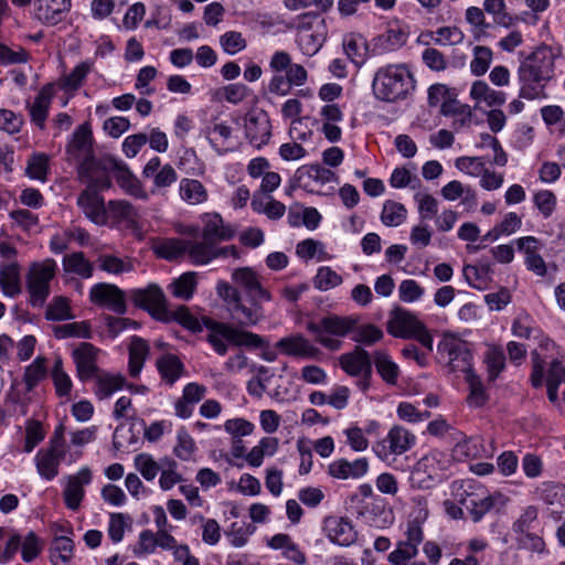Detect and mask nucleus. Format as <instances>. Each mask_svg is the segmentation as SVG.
<instances>
[{
    "label": "nucleus",
    "mask_w": 565,
    "mask_h": 565,
    "mask_svg": "<svg viewBox=\"0 0 565 565\" xmlns=\"http://www.w3.org/2000/svg\"><path fill=\"white\" fill-rule=\"evenodd\" d=\"M408 32L401 25H390L385 32L375 36L372 43V53L382 55L395 52L406 44Z\"/></svg>",
    "instance_id": "obj_24"
},
{
    "label": "nucleus",
    "mask_w": 565,
    "mask_h": 565,
    "mask_svg": "<svg viewBox=\"0 0 565 565\" xmlns=\"http://www.w3.org/2000/svg\"><path fill=\"white\" fill-rule=\"evenodd\" d=\"M414 87V77L405 64H390L380 67L372 82L375 97L390 103L405 98Z\"/></svg>",
    "instance_id": "obj_2"
},
{
    "label": "nucleus",
    "mask_w": 565,
    "mask_h": 565,
    "mask_svg": "<svg viewBox=\"0 0 565 565\" xmlns=\"http://www.w3.org/2000/svg\"><path fill=\"white\" fill-rule=\"evenodd\" d=\"M150 348L146 340L139 337H132L129 345V374L131 377H138L143 364L149 355Z\"/></svg>",
    "instance_id": "obj_41"
},
{
    "label": "nucleus",
    "mask_w": 565,
    "mask_h": 565,
    "mask_svg": "<svg viewBox=\"0 0 565 565\" xmlns=\"http://www.w3.org/2000/svg\"><path fill=\"white\" fill-rule=\"evenodd\" d=\"M420 324L422 321L416 316L405 310H397L387 322V331L395 338L411 339Z\"/></svg>",
    "instance_id": "obj_32"
},
{
    "label": "nucleus",
    "mask_w": 565,
    "mask_h": 565,
    "mask_svg": "<svg viewBox=\"0 0 565 565\" xmlns=\"http://www.w3.org/2000/svg\"><path fill=\"white\" fill-rule=\"evenodd\" d=\"M439 362L450 372L462 375L472 371V352L469 343L454 333H444L437 345Z\"/></svg>",
    "instance_id": "obj_6"
},
{
    "label": "nucleus",
    "mask_w": 565,
    "mask_h": 565,
    "mask_svg": "<svg viewBox=\"0 0 565 565\" xmlns=\"http://www.w3.org/2000/svg\"><path fill=\"white\" fill-rule=\"evenodd\" d=\"M93 475L88 467L81 468L75 475L67 478V483L63 491L65 505L76 511L85 497V486L92 482Z\"/></svg>",
    "instance_id": "obj_20"
},
{
    "label": "nucleus",
    "mask_w": 565,
    "mask_h": 565,
    "mask_svg": "<svg viewBox=\"0 0 565 565\" xmlns=\"http://www.w3.org/2000/svg\"><path fill=\"white\" fill-rule=\"evenodd\" d=\"M358 319L352 316L328 315L319 322L310 321L306 329L316 337V341L329 351H339L343 342L341 338L352 332Z\"/></svg>",
    "instance_id": "obj_4"
},
{
    "label": "nucleus",
    "mask_w": 565,
    "mask_h": 565,
    "mask_svg": "<svg viewBox=\"0 0 565 565\" xmlns=\"http://www.w3.org/2000/svg\"><path fill=\"white\" fill-rule=\"evenodd\" d=\"M196 450L195 443L184 427L177 431V444L173 454L183 461H189Z\"/></svg>",
    "instance_id": "obj_61"
},
{
    "label": "nucleus",
    "mask_w": 565,
    "mask_h": 565,
    "mask_svg": "<svg viewBox=\"0 0 565 565\" xmlns=\"http://www.w3.org/2000/svg\"><path fill=\"white\" fill-rule=\"evenodd\" d=\"M440 193L447 201H456L457 199L462 198V203L465 204H475L477 200L475 190L470 185H465L457 180H452L445 184L441 188Z\"/></svg>",
    "instance_id": "obj_50"
},
{
    "label": "nucleus",
    "mask_w": 565,
    "mask_h": 565,
    "mask_svg": "<svg viewBox=\"0 0 565 565\" xmlns=\"http://www.w3.org/2000/svg\"><path fill=\"white\" fill-rule=\"evenodd\" d=\"M18 551H21V556L24 562L33 561L41 552V544L38 536L32 531L25 534L12 533L0 553V563L3 564L11 561Z\"/></svg>",
    "instance_id": "obj_12"
},
{
    "label": "nucleus",
    "mask_w": 565,
    "mask_h": 565,
    "mask_svg": "<svg viewBox=\"0 0 565 565\" xmlns=\"http://www.w3.org/2000/svg\"><path fill=\"white\" fill-rule=\"evenodd\" d=\"M74 542L67 536L55 537L50 548L53 565H66L73 557Z\"/></svg>",
    "instance_id": "obj_52"
},
{
    "label": "nucleus",
    "mask_w": 565,
    "mask_h": 565,
    "mask_svg": "<svg viewBox=\"0 0 565 565\" xmlns=\"http://www.w3.org/2000/svg\"><path fill=\"white\" fill-rule=\"evenodd\" d=\"M369 470V461L366 458H358L353 461L347 459H338L332 461L328 467V472L335 479H359L366 475Z\"/></svg>",
    "instance_id": "obj_29"
},
{
    "label": "nucleus",
    "mask_w": 565,
    "mask_h": 565,
    "mask_svg": "<svg viewBox=\"0 0 565 565\" xmlns=\"http://www.w3.org/2000/svg\"><path fill=\"white\" fill-rule=\"evenodd\" d=\"M110 169L117 184L126 194L142 201L149 199V193L145 190L143 184L125 162L114 160Z\"/></svg>",
    "instance_id": "obj_21"
},
{
    "label": "nucleus",
    "mask_w": 565,
    "mask_h": 565,
    "mask_svg": "<svg viewBox=\"0 0 565 565\" xmlns=\"http://www.w3.org/2000/svg\"><path fill=\"white\" fill-rule=\"evenodd\" d=\"M98 268L110 275H120L134 270V260L130 257H118L111 254H102L97 257Z\"/></svg>",
    "instance_id": "obj_47"
},
{
    "label": "nucleus",
    "mask_w": 565,
    "mask_h": 565,
    "mask_svg": "<svg viewBox=\"0 0 565 565\" xmlns=\"http://www.w3.org/2000/svg\"><path fill=\"white\" fill-rule=\"evenodd\" d=\"M95 380L94 394L98 399L109 398L120 391L125 385V377L120 374L99 372L93 377Z\"/></svg>",
    "instance_id": "obj_39"
},
{
    "label": "nucleus",
    "mask_w": 565,
    "mask_h": 565,
    "mask_svg": "<svg viewBox=\"0 0 565 565\" xmlns=\"http://www.w3.org/2000/svg\"><path fill=\"white\" fill-rule=\"evenodd\" d=\"M31 6L36 20L46 25H56L70 11L71 0H33Z\"/></svg>",
    "instance_id": "obj_19"
},
{
    "label": "nucleus",
    "mask_w": 565,
    "mask_h": 565,
    "mask_svg": "<svg viewBox=\"0 0 565 565\" xmlns=\"http://www.w3.org/2000/svg\"><path fill=\"white\" fill-rule=\"evenodd\" d=\"M275 348L282 355L300 359L320 361L322 351L302 333H292L279 339Z\"/></svg>",
    "instance_id": "obj_13"
},
{
    "label": "nucleus",
    "mask_w": 565,
    "mask_h": 565,
    "mask_svg": "<svg viewBox=\"0 0 565 565\" xmlns=\"http://www.w3.org/2000/svg\"><path fill=\"white\" fill-rule=\"evenodd\" d=\"M188 239L179 237L160 238L154 243L153 249L157 256L167 260H174L185 256Z\"/></svg>",
    "instance_id": "obj_42"
},
{
    "label": "nucleus",
    "mask_w": 565,
    "mask_h": 565,
    "mask_svg": "<svg viewBox=\"0 0 565 565\" xmlns=\"http://www.w3.org/2000/svg\"><path fill=\"white\" fill-rule=\"evenodd\" d=\"M407 210L404 204L387 200L383 203L381 221L385 226L396 227L405 222Z\"/></svg>",
    "instance_id": "obj_54"
},
{
    "label": "nucleus",
    "mask_w": 565,
    "mask_h": 565,
    "mask_svg": "<svg viewBox=\"0 0 565 565\" xmlns=\"http://www.w3.org/2000/svg\"><path fill=\"white\" fill-rule=\"evenodd\" d=\"M196 288L195 273L188 271L174 279L169 285L171 294L179 299L189 300L192 298Z\"/></svg>",
    "instance_id": "obj_55"
},
{
    "label": "nucleus",
    "mask_w": 565,
    "mask_h": 565,
    "mask_svg": "<svg viewBox=\"0 0 565 565\" xmlns=\"http://www.w3.org/2000/svg\"><path fill=\"white\" fill-rule=\"evenodd\" d=\"M327 537L340 546H350L355 543L358 532L351 521L343 516H329L324 521Z\"/></svg>",
    "instance_id": "obj_23"
},
{
    "label": "nucleus",
    "mask_w": 565,
    "mask_h": 565,
    "mask_svg": "<svg viewBox=\"0 0 565 565\" xmlns=\"http://www.w3.org/2000/svg\"><path fill=\"white\" fill-rule=\"evenodd\" d=\"M491 267L489 264L466 265L462 275L468 285L478 290H484L490 285Z\"/></svg>",
    "instance_id": "obj_45"
},
{
    "label": "nucleus",
    "mask_w": 565,
    "mask_h": 565,
    "mask_svg": "<svg viewBox=\"0 0 565 565\" xmlns=\"http://www.w3.org/2000/svg\"><path fill=\"white\" fill-rule=\"evenodd\" d=\"M463 377L469 385V395L467 397L468 405L471 407L483 406L488 401V394L481 379L473 370L463 374Z\"/></svg>",
    "instance_id": "obj_53"
},
{
    "label": "nucleus",
    "mask_w": 565,
    "mask_h": 565,
    "mask_svg": "<svg viewBox=\"0 0 565 565\" xmlns=\"http://www.w3.org/2000/svg\"><path fill=\"white\" fill-rule=\"evenodd\" d=\"M178 463L175 460L164 457L162 458L161 475L159 478L160 488L163 491L172 489L175 484L180 483L183 479L178 472Z\"/></svg>",
    "instance_id": "obj_58"
},
{
    "label": "nucleus",
    "mask_w": 565,
    "mask_h": 565,
    "mask_svg": "<svg viewBox=\"0 0 565 565\" xmlns=\"http://www.w3.org/2000/svg\"><path fill=\"white\" fill-rule=\"evenodd\" d=\"M454 497L467 511L473 522H480L498 503L503 504L501 493H488V491L471 480L454 481L451 484Z\"/></svg>",
    "instance_id": "obj_3"
},
{
    "label": "nucleus",
    "mask_w": 565,
    "mask_h": 565,
    "mask_svg": "<svg viewBox=\"0 0 565 565\" xmlns=\"http://www.w3.org/2000/svg\"><path fill=\"white\" fill-rule=\"evenodd\" d=\"M52 92L49 86L40 89L32 104L29 105L31 120L41 129L44 128L51 105Z\"/></svg>",
    "instance_id": "obj_43"
},
{
    "label": "nucleus",
    "mask_w": 565,
    "mask_h": 565,
    "mask_svg": "<svg viewBox=\"0 0 565 565\" xmlns=\"http://www.w3.org/2000/svg\"><path fill=\"white\" fill-rule=\"evenodd\" d=\"M490 456L480 436L465 437L452 448V457L459 461L472 460Z\"/></svg>",
    "instance_id": "obj_33"
},
{
    "label": "nucleus",
    "mask_w": 565,
    "mask_h": 565,
    "mask_svg": "<svg viewBox=\"0 0 565 565\" xmlns=\"http://www.w3.org/2000/svg\"><path fill=\"white\" fill-rule=\"evenodd\" d=\"M99 349L89 342H82L72 352L79 381L86 382L99 373L97 365Z\"/></svg>",
    "instance_id": "obj_18"
},
{
    "label": "nucleus",
    "mask_w": 565,
    "mask_h": 565,
    "mask_svg": "<svg viewBox=\"0 0 565 565\" xmlns=\"http://www.w3.org/2000/svg\"><path fill=\"white\" fill-rule=\"evenodd\" d=\"M185 255L194 265H205L220 255V248L204 238L202 241L188 239Z\"/></svg>",
    "instance_id": "obj_37"
},
{
    "label": "nucleus",
    "mask_w": 565,
    "mask_h": 565,
    "mask_svg": "<svg viewBox=\"0 0 565 565\" xmlns=\"http://www.w3.org/2000/svg\"><path fill=\"white\" fill-rule=\"evenodd\" d=\"M447 463V458L443 452L430 451L418 460L412 479L420 488H431L444 478Z\"/></svg>",
    "instance_id": "obj_9"
},
{
    "label": "nucleus",
    "mask_w": 565,
    "mask_h": 565,
    "mask_svg": "<svg viewBox=\"0 0 565 565\" xmlns=\"http://www.w3.org/2000/svg\"><path fill=\"white\" fill-rule=\"evenodd\" d=\"M46 359L38 356L24 371V383L28 392H31L46 375Z\"/></svg>",
    "instance_id": "obj_64"
},
{
    "label": "nucleus",
    "mask_w": 565,
    "mask_h": 565,
    "mask_svg": "<svg viewBox=\"0 0 565 565\" xmlns=\"http://www.w3.org/2000/svg\"><path fill=\"white\" fill-rule=\"evenodd\" d=\"M556 55L548 45L537 46L519 65V70L550 82L554 76Z\"/></svg>",
    "instance_id": "obj_14"
},
{
    "label": "nucleus",
    "mask_w": 565,
    "mask_h": 565,
    "mask_svg": "<svg viewBox=\"0 0 565 565\" xmlns=\"http://www.w3.org/2000/svg\"><path fill=\"white\" fill-rule=\"evenodd\" d=\"M245 135L249 142L260 149L271 137V124L267 111L252 109L245 116Z\"/></svg>",
    "instance_id": "obj_16"
},
{
    "label": "nucleus",
    "mask_w": 565,
    "mask_h": 565,
    "mask_svg": "<svg viewBox=\"0 0 565 565\" xmlns=\"http://www.w3.org/2000/svg\"><path fill=\"white\" fill-rule=\"evenodd\" d=\"M493 52L490 47L476 45L472 49V60L470 62V72L475 76L486 74L492 63Z\"/></svg>",
    "instance_id": "obj_57"
},
{
    "label": "nucleus",
    "mask_w": 565,
    "mask_h": 565,
    "mask_svg": "<svg viewBox=\"0 0 565 565\" xmlns=\"http://www.w3.org/2000/svg\"><path fill=\"white\" fill-rule=\"evenodd\" d=\"M483 10L492 17L493 22L503 28H511L515 23V18L508 11L504 0H484Z\"/></svg>",
    "instance_id": "obj_49"
},
{
    "label": "nucleus",
    "mask_w": 565,
    "mask_h": 565,
    "mask_svg": "<svg viewBox=\"0 0 565 565\" xmlns=\"http://www.w3.org/2000/svg\"><path fill=\"white\" fill-rule=\"evenodd\" d=\"M0 288L8 298H15L22 292L21 265L17 260L0 262Z\"/></svg>",
    "instance_id": "obj_28"
},
{
    "label": "nucleus",
    "mask_w": 565,
    "mask_h": 565,
    "mask_svg": "<svg viewBox=\"0 0 565 565\" xmlns=\"http://www.w3.org/2000/svg\"><path fill=\"white\" fill-rule=\"evenodd\" d=\"M202 238L207 239L215 245L220 242L228 241L234 232L230 226H225L223 218L217 213H206L202 216Z\"/></svg>",
    "instance_id": "obj_31"
},
{
    "label": "nucleus",
    "mask_w": 565,
    "mask_h": 565,
    "mask_svg": "<svg viewBox=\"0 0 565 565\" xmlns=\"http://www.w3.org/2000/svg\"><path fill=\"white\" fill-rule=\"evenodd\" d=\"M94 62L86 60L77 64L72 72L62 78V87L65 90H77L92 72Z\"/></svg>",
    "instance_id": "obj_56"
},
{
    "label": "nucleus",
    "mask_w": 565,
    "mask_h": 565,
    "mask_svg": "<svg viewBox=\"0 0 565 565\" xmlns=\"http://www.w3.org/2000/svg\"><path fill=\"white\" fill-rule=\"evenodd\" d=\"M65 455L66 449L52 446L40 449L34 458L39 475L45 480H53L58 475V467Z\"/></svg>",
    "instance_id": "obj_26"
},
{
    "label": "nucleus",
    "mask_w": 565,
    "mask_h": 565,
    "mask_svg": "<svg viewBox=\"0 0 565 565\" xmlns=\"http://www.w3.org/2000/svg\"><path fill=\"white\" fill-rule=\"evenodd\" d=\"M77 205L93 223L104 225L107 223V207L99 192L90 189L84 190L77 198Z\"/></svg>",
    "instance_id": "obj_25"
},
{
    "label": "nucleus",
    "mask_w": 565,
    "mask_h": 565,
    "mask_svg": "<svg viewBox=\"0 0 565 565\" xmlns=\"http://www.w3.org/2000/svg\"><path fill=\"white\" fill-rule=\"evenodd\" d=\"M416 444V436L407 428L401 425H394L387 435L376 441L372 449L376 457L385 462H391L408 450Z\"/></svg>",
    "instance_id": "obj_7"
},
{
    "label": "nucleus",
    "mask_w": 565,
    "mask_h": 565,
    "mask_svg": "<svg viewBox=\"0 0 565 565\" xmlns=\"http://www.w3.org/2000/svg\"><path fill=\"white\" fill-rule=\"evenodd\" d=\"M67 153L79 164L93 159V134L87 125H82L74 131Z\"/></svg>",
    "instance_id": "obj_27"
},
{
    "label": "nucleus",
    "mask_w": 565,
    "mask_h": 565,
    "mask_svg": "<svg viewBox=\"0 0 565 565\" xmlns=\"http://www.w3.org/2000/svg\"><path fill=\"white\" fill-rule=\"evenodd\" d=\"M49 157L45 153H34L28 160L25 172L33 180L45 182L49 173Z\"/></svg>",
    "instance_id": "obj_59"
},
{
    "label": "nucleus",
    "mask_w": 565,
    "mask_h": 565,
    "mask_svg": "<svg viewBox=\"0 0 565 565\" xmlns=\"http://www.w3.org/2000/svg\"><path fill=\"white\" fill-rule=\"evenodd\" d=\"M519 97L527 100L546 99L547 81L537 78L518 68Z\"/></svg>",
    "instance_id": "obj_34"
},
{
    "label": "nucleus",
    "mask_w": 565,
    "mask_h": 565,
    "mask_svg": "<svg viewBox=\"0 0 565 565\" xmlns=\"http://www.w3.org/2000/svg\"><path fill=\"white\" fill-rule=\"evenodd\" d=\"M564 355L550 359V366L545 372L546 361L536 351L532 352L531 383L534 387H542L544 383L562 384L565 382Z\"/></svg>",
    "instance_id": "obj_15"
},
{
    "label": "nucleus",
    "mask_w": 565,
    "mask_h": 565,
    "mask_svg": "<svg viewBox=\"0 0 565 565\" xmlns=\"http://www.w3.org/2000/svg\"><path fill=\"white\" fill-rule=\"evenodd\" d=\"M231 278L234 285L221 280L216 285V292L236 326L211 318L203 320L207 329L206 342L221 356L226 355L231 347L258 349L265 345L263 337L245 328L263 322L266 319L264 305L274 301L271 291L253 268H236Z\"/></svg>",
    "instance_id": "obj_1"
},
{
    "label": "nucleus",
    "mask_w": 565,
    "mask_h": 565,
    "mask_svg": "<svg viewBox=\"0 0 565 565\" xmlns=\"http://www.w3.org/2000/svg\"><path fill=\"white\" fill-rule=\"evenodd\" d=\"M211 147L218 153L224 154L232 149L233 129L225 121H212L203 130Z\"/></svg>",
    "instance_id": "obj_30"
},
{
    "label": "nucleus",
    "mask_w": 565,
    "mask_h": 565,
    "mask_svg": "<svg viewBox=\"0 0 565 565\" xmlns=\"http://www.w3.org/2000/svg\"><path fill=\"white\" fill-rule=\"evenodd\" d=\"M78 174L81 180L87 184L86 189L92 191L99 192L111 186L107 168L94 158L79 164Z\"/></svg>",
    "instance_id": "obj_22"
},
{
    "label": "nucleus",
    "mask_w": 565,
    "mask_h": 565,
    "mask_svg": "<svg viewBox=\"0 0 565 565\" xmlns=\"http://www.w3.org/2000/svg\"><path fill=\"white\" fill-rule=\"evenodd\" d=\"M516 249L524 256V265L527 270L539 277L547 275V265L541 255L544 244L535 236H522L514 241Z\"/></svg>",
    "instance_id": "obj_17"
},
{
    "label": "nucleus",
    "mask_w": 565,
    "mask_h": 565,
    "mask_svg": "<svg viewBox=\"0 0 565 565\" xmlns=\"http://www.w3.org/2000/svg\"><path fill=\"white\" fill-rule=\"evenodd\" d=\"M180 199L189 205L203 204L209 200V192L204 184L190 178H183L179 182Z\"/></svg>",
    "instance_id": "obj_38"
},
{
    "label": "nucleus",
    "mask_w": 565,
    "mask_h": 565,
    "mask_svg": "<svg viewBox=\"0 0 565 565\" xmlns=\"http://www.w3.org/2000/svg\"><path fill=\"white\" fill-rule=\"evenodd\" d=\"M297 43L302 54L313 56L322 47L323 38L319 33L303 30L298 33Z\"/></svg>",
    "instance_id": "obj_63"
},
{
    "label": "nucleus",
    "mask_w": 565,
    "mask_h": 565,
    "mask_svg": "<svg viewBox=\"0 0 565 565\" xmlns=\"http://www.w3.org/2000/svg\"><path fill=\"white\" fill-rule=\"evenodd\" d=\"M117 223H122L126 227L136 230L138 227V210L126 200L109 201L107 205V215Z\"/></svg>",
    "instance_id": "obj_36"
},
{
    "label": "nucleus",
    "mask_w": 565,
    "mask_h": 565,
    "mask_svg": "<svg viewBox=\"0 0 565 565\" xmlns=\"http://www.w3.org/2000/svg\"><path fill=\"white\" fill-rule=\"evenodd\" d=\"M52 381L57 396L70 397L73 383L70 375L64 371L61 359H57L54 363L52 369Z\"/></svg>",
    "instance_id": "obj_60"
},
{
    "label": "nucleus",
    "mask_w": 565,
    "mask_h": 565,
    "mask_svg": "<svg viewBox=\"0 0 565 565\" xmlns=\"http://www.w3.org/2000/svg\"><path fill=\"white\" fill-rule=\"evenodd\" d=\"M339 364L348 375L361 377V388L367 390L372 376V358L366 350L356 345L352 351L340 355Z\"/></svg>",
    "instance_id": "obj_10"
},
{
    "label": "nucleus",
    "mask_w": 565,
    "mask_h": 565,
    "mask_svg": "<svg viewBox=\"0 0 565 565\" xmlns=\"http://www.w3.org/2000/svg\"><path fill=\"white\" fill-rule=\"evenodd\" d=\"M565 486L554 481H544L535 487L533 495L535 500L547 505H556L562 504Z\"/></svg>",
    "instance_id": "obj_48"
},
{
    "label": "nucleus",
    "mask_w": 565,
    "mask_h": 565,
    "mask_svg": "<svg viewBox=\"0 0 565 565\" xmlns=\"http://www.w3.org/2000/svg\"><path fill=\"white\" fill-rule=\"evenodd\" d=\"M157 369L161 380L172 386L183 374L184 364L174 354H164L157 360Z\"/></svg>",
    "instance_id": "obj_40"
},
{
    "label": "nucleus",
    "mask_w": 565,
    "mask_h": 565,
    "mask_svg": "<svg viewBox=\"0 0 565 565\" xmlns=\"http://www.w3.org/2000/svg\"><path fill=\"white\" fill-rule=\"evenodd\" d=\"M128 294L118 286L108 282H98L89 289V300L95 306L106 308L116 315H125L127 312Z\"/></svg>",
    "instance_id": "obj_11"
},
{
    "label": "nucleus",
    "mask_w": 565,
    "mask_h": 565,
    "mask_svg": "<svg viewBox=\"0 0 565 565\" xmlns=\"http://www.w3.org/2000/svg\"><path fill=\"white\" fill-rule=\"evenodd\" d=\"M62 266L66 274H73L83 279L90 278L94 271L93 264L85 257L83 252L65 255L62 259Z\"/></svg>",
    "instance_id": "obj_44"
},
{
    "label": "nucleus",
    "mask_w": 565,
    "mask_h": 565,
    "mask_svg": "<svg viewBox=\"0 0 565 565\" xmlns=\"http://www.w3.org/2000/svg\"><path fill=\"white\" fill-rule=\"evenodd\" d=\"M128 298L136 307L147 310L153 319L162 322L171 321L172 316L167 308L166 296L157 284L130 289Z\"/></svg>",
    "instance_id": "obj_8"
},
{
    "label": "nucleus",
    "mask_w": 565,
    "mask_h": 565,
    "mask_svg": "<svg viewBox=\"0 0 565 565\" xmlns=\"http://www.w3.org/2000/svg\"><path fill=\"white\" fill-rule=\"evenodd\" d=\"M57 263L53 258L33 262L25 274V289L29 303L33 308H41L51 295V284L57 273Z\"/></svg>",
    "instance_id": "obj_5"
},
{
    "label": "nucleus",
    "mask_w": 565,
    "mask_h": 565,
    "mask_svg": "<svg viewBox=\"0 0 565 565\" xmlns=\"http://www.w3.org/2000/svg\"><path fill=\"white\" fill-rule=\"evenodd\" d=\"M53 333L56 339L79 338L90 339L93 335L89 321H78L53 327Z\"/></svg>",
    "instance_id": "obj_51"
},
{
    "label": "nucleus",
    "mask_w": 565,
    "mask_h": 565,
    "mask_svg": "<svg viewBox=\"0 0 565 565\" xmlns=\"http://www.w3.org/2000/svg\"><path fill=\"white\" fill-rule=\"evenodd\" d=\"M484 363L487 365L489 380L494 381L505 366L503 350L499 347H490L484 353Z\"/></svg>",
    "instance_id": "obj_62"
},
{
    "label": "nucleus",
    "mask_w": 565,
    "mask_h": 565,
    "mask_svg": "<svg viewBox=\"0 0 565 565\" xmlns=\"http://www.w3.org/2000/svg\"><path fill=\"white\" fill-rule=\"evenodd\" d=\"M343 52L348 58L355 65L362 66L369 53V44L366 39L356 32L347 33L342 39Z\"/></svg>",
    "instance_id": "obj_35"
},
{
    "label": "nucleus",
    "mask_w": 565,
    "mask_h": 565,
    "mask_svg": "<svg viewBox=\"0 0 565 565\" xmlns=\"http://www.w3.org/2000/svg\"><path fill=\"white\" fill-rule=\"evenodd\" d=\"M373 362L382 380L395 385L399 376V367L384 350H376L373 353Z\"/></svg>",
    "instance_id": "obj_46"
}]
</instances>
